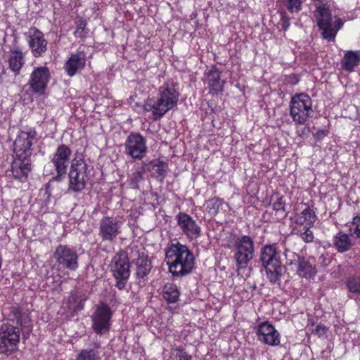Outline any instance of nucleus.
<instances>
[{
  "label": "nucleus",
  "mask_w": 360,
  "mask_h": 360,
  "mask_svg": "<svg viewBox=\"0 0 360 360\" xmlns=\"http://www.w3.org/2000/svg\"><path fill=\"white\" fill-rule=\"evenodd\" d=\"M165 261L174 276H184L191 272L195 259L186 245L179 243L172 244L165 251Z\"/></svg>",
  "instance_id": "nucleus-1"
},
{
  "label": "nucleus",
  "mask_w": 360,
  "mask_h": 360,
  "mask_svg": "<svg viewBox=\"0 0 360 360\" xmlns=\"http://www.w3.org/2000/svg\"><path fill=\"white\" fill-rule=\"evenodd\" d=\"M179 98V93L172 84H164L160 86L156 98L146 101L143 111L151 112L153 119L157 120L176 106Z\"/></svg>",
  "instance_id": "nucleus-2"
},
{
  "label": "nucleus",
  "mask_w": 360,
  "mask_h": 360,
  "mask_svg": "<svg viewBox=\"0 0 360 360\" xmlns=\"http://www.w3.org/2000/svg\"><path fill=\"white\" fill-rule=\"evenodd\" d=\"M260 260L269 281L271 283H277L282 273L281 255L277 245H265L261 249Z\"/></svg>",
  "instance_id": "nucleus-3"
},
{
  "label": "nucleus",
  "mask_w": 360,
  "mask_h": 360,
  "mask_svg": "<svg viewBox=\"0 0 360 360\" xmlns=\"http://www.w3.org/2000/svg\"><path fill=\"white\" fill-rule=\"evenodd\" d=\"M314 18L319 30L322 31L323 38L334 41L338 31L343 26V20L338 16H332L329 6L319 7L313 12Z\"/></svg>",
  "instance_id": "nucleus-4"
},
{
  "label": "nucleus",
  "mask_w": 360,
  "mask_h": 360,
  "mask_svg": "<svg viewBox=\"0 0 360 360\" xmlns=\"http://www.w3.org/2000/svg\"><path fill=\"white\" fill-rule=\"evenodd\" d=\"M129 250H120L112 257L110 265L112 276L116 280L115 286L119 290H123L130 275Z\"/></svg>",
  "instance_id": "nucleus-5"
},
{
  "label": "nucleus",
  "mask_w": 360,
  "mask_h": 360,
  "mask_svg": "<svg viewBox=\"0 0 360 360\" xmlns=\"http://www.w3.org/2000/svg\"><path fill=\"white\" fill-rule=\"evenodd\" d=\"M290 107V115L292 120L298 124H304L312 112L311 99L304 93L292 96Z\"/></svg>",
  "instance_id": "nucleus-6"
},
{
  "label": "nucleus",
  "mask_w": 360,
  "mask_h": 360,
  "mask_svg": "<svg viewBox=\"0 0 360 360\" xmlns=\"http://www.w3.org/2000/svg\"><path fill=\"white\" fill-rule=\"evenodd\" d=\"M233 257L238 269H245L253 259L254 240L249 236H242L235 240Z\"/></svg>",
  "instance_id": "nucleus-7"
},
{
  "label": "nucleus",
  "mask_w": 360,
  "mask_h": 360,
  "mask_svg": "<svg viewBox=\"0 0 360 360\" xmlns=\"http://www.w3.org/2000/svg\"><path fill=\"white\" fill-rule=\"evenodd\" d=\"M87 165L82 158H74L69 172V190L79 192L87 182Z\"/></svg>",
  "instance_id": "nucleus-8"
},
{
  "label": "nucleus",
  "mask_w": 360,
  "mask_h": 360,
  "mask_svg": "<svg viewBox=\"0 0 360 360\" xmlns=\"http://www.w3.org/2000/svg\"><path fill=\"white\" fill-rule=\"evenodd\" d=\"M112 311L105 303L99 304L91 315V328L97 335H103L109 332Z\"/></svg>",
  "instance_id": "nucleus-9"
},
{
  "label": "nucleus",
  "mask_w": 360,
  "mask_h": 360,
  "mask_svg": "<svg viewBox=\"0 0 360 360\" xmlns=\"http://www.w3.org/2000/svg\"><path fill=\"white\" fill-rule=\"evenodd\" d=\"M53 257L61 268L75 271L79 266L77 251L66 245H59L53 253Z\"/></svg>",
  "instance_id": "nucleus-10"
},
{
  "label": "nucleus",
  "mask_w": 360,
  "mask_h": 360,
  "mask_svg": "<svg viewBox=\"0 0 360 360\" xmlns=\"http://www.w3.org/2000/svg\"><path fill=\"white\" fill-rule=\"evenodd\" d=\"M71 155L72 150L66 145H60L56 148L51 159V162L53 165L57 173L56 176L53 177V179L57 181L62 180L66 174Z\"/></svg>",
  "instance_id": "nucleus-11"
},
{
  "label": "nucleus",
  "mask_w": 360,
  "mask_h": 360,
  "mask_svg": "<svg viewBox=\"0 0 360 360\" xmlns=\"http://www.w3.org/2000/svg\"><path fill=\"white\" fill-rule=\"evenodd\" d=\"M20 340L19 330L9 324H3L0 328V350L8 354L17 349Z\"/></svg>",
  "instance_id": "nucleus-12"
},
{
  "label": "nucleus",
  "mask_w": 360,
  "mask_h": 360,
  "mask_svg": "<svg viewBox=\"0 0 360 360\" xmlns=\"http://www.w3.org/2000/svg\"><path fill=\"white\" fill-rule=\"evenodd\" d=\"M124 153L134 160H141L147 152L146 140L140 134H130L124 143Z\"/></svg>",
  "instance_id": "nucleus-13"
},
{
  "label": "nucleus",
  "mask_w": 360,
  "mask_h": 360,
  "mask_svg": "<svg viewBox=\"0 0 360 360\" xmlns=\"http://www.w3.org/2000/svg\"><path fill=\"white\" fill-rule=\"evenodd\" d=\"M129 250V258L136 265L137 277L143 278L150 272L151 262L145 252L143 250H141L138 246H130Z\"/></svg>",
  "instance_id": "nucleus-14"
},
{
  "label": "nucleus",
  "mask_w": 360,
  "mask_h": 360,
  "mask_svg": "<svg viewBox=\"0 0 360 360\" xmlns=\"http://www.w3.org/2000/svg\"><path fill=\"white\" fill-rule=\"evenodd\" d=\"M176 217L177 224L188 239L195 240L201 236L200 226L189 214L179 212Z\"/></svg>",
  "instance_id": "nucleus-15"
},
{
  "label": "nucleus",
  "mask_w": 360,
  "mask_h": 360,
  "mask_svg": "<svg viewBox=\"0 0 360 360\" xmlns=\"http://www.w3.org/2000/svg\"><path fill=\"white\" fill-rule=\"evenodd\" d=\"M258 340L269 346H277L281 342V335L275 327L269 321L260 323L257 328Z\"/></svg>",
  "instance_id": "nucleus-16"
},
{
  "label": "nucleus",
  "mask_w": 360,
  "mask_h": 360,
  "mask_svg": "<svg viewBox=\"0 0 360 360\" xmlns=\"http://www.w3.org/2000/svg\"><path fill=\"white\" fill-rule=\"evenodd\" d=\"M122 222L110 217H103L100 221L99 232L103 240L112 241L121 233Z\"/></svg>",
  "instance_id": "nucleus-17"
},
{
  "label": "nucleus",
  "mask_w": 360,
  "mask_h": 360,
  "mask_svg": "<svg viewBox=\"0 0 360 360\" xmlns=\"http://www.w3.org/2000/svg\"><path fill=\"white\" fill-rule=\"evenodd\" d=\"M47 41L39 30L33 28L29 31L28 44L34 57L41 56L47 50Z\"/></svg>",
  "instance_id": "nucleus-18"
},
{
  "label": "nucleus",
  "mask_w": 360,
  "mask_h": 360,
  "mask_svg": "<svg viewBox=\"0 0 360 360\" xmlns=\"http://www.w3.org/2000/svg\"><path fill=\"white\" fill-rule=\"evenodd\" d=\"M85 65L86 53L83 51L77 50L68 58L64 64V70L69 77H72L83 70Z\"/></svg>",
  "instance_id": "nucleus-19"
},
{
  "label": "nucleus",
  "mask_w": 360,
  "mask_h": 360,
  "mask_svg": "<svg viewBox=\"0 0 360 360\" xmlns=\"http://www.w3.org/2000/svg\"><path fill=\"white\" fill-rule=\"evenodd\" d=\"M49 78V71L46 67L35 68L30 80V84L33 91L43 93L47 86Z\"/></svg>",
  "instance_id": "nucleus-20"
},
{
  "label": "nucleus",
  "mask_w": 360,
  "mask_h": 360,
  "mask_svg": "<svg viewBox=\"0 0 360 360\" xmlns=\"http://www.w3.org/2000/svg\"><path fill=\"white\" fill-rule=\"evenodd\" d=\"M205 83L207 84L210 93L212 95L223 91L224 82L221 80V72L214 67L205 74Z\"/></svg>",
  "instance_id": "nucleus-21"
},
{
  "label": "nucleus",
  "mask_w": 360,
  "mask_h": 360,
  "mask_svg": "<svg viewBox=\"0 0 360 360\" xmlns=\"http://www.w3.org/2000/svg\"><path fill=\"white\" fill-rule=\"evenodd\" d=\"M333 244L339 252H345L350 250L354 245L352 234H347L343 231L337 233L333 238Z\"/></svg>",
  "instance_id": "nucleus-22"
},
{
  "label": "nucleus",
  "mask_w": 360,
  "mask_h": 360,
  "mask_svg": "<svg viewBox=\"0 0 360 360\" xmlns=\"http://www.w3.org/2000/svg\"><path fill=\"white\" fill-rule=\"evenodd\" d=\"M359 63L360 54L359 51H347L345 52L340 62L341 70L347 72H354Z\"/></svg>",
  "instance_id": "nucleus-23"
},
{
  "label": "nucleus",
  "mask_w": 360,
  "mask_h": 360,
  "mask_svg": "<svg viewBox=\"0 0 360 360\" xmlns=\"http://www.w3.org/2000/svg\"><path fill=\"white\" fill-rule=\"evenodd\" d=\"M316 220L314 212L306 207L300 213L295 214L292 223L296 226H311Z\"/></svg>",
  "instance_id": "nucleus-24"
},
{
  "label": "nucleus",
  "mask_w": 360,
  "mask_h": 360,
  "mask_svg": "<svg viewBox=\"0 0 360 360\" xmlns=\"http://www.w3.org/2000/svg\"><path fill=\"white\" fill-rule=\"evenodd\" d=\"M100 348L99 343H94L93 348L82 349L75 360H99Z\"/></svg>",
  "instance_id": "nucleus-25"
},
{
  "label": "nucleus",
  "mask_w": 360,
  "mask_h": 360,
  "mask_svg": "<svg viewBox=\"0 0 360 360\" xmlns=\"http://www.w3.org/2000/svg\"><path fill=\"white\" fill-rule=\"evenodd\" d=\"M297 273L302 277H311L315 275L316 271L309 260L304 257H299L297 260Z\"/></svg>",
  "instance_id": "nucleus-26"
},
{
  "label": "nucleus",
  "mask_w": 360,
  "mask_h": 360,
  "mask_svg": "<svg viewBox=\"0 0 360 360\" xmlns=\"http://www.w3.org/2000/svg\"><path fill=\"white\" fill-rule=\"evenodd\" d=\"M38 138L36 131L32 128L24 130V154L27 150H32V146L37 143Z\"/></svg>",
  "instance_id": "nucleus-27"
},
{
  "label": "nucleus",
  "mask_w": 360,
  "mask_h": 360,
  "mask_svg": "<svg viewBox=\"0 0 360 360\" xmlns=\"http://www.w3.org/2000/svg\"><path fill=\"white\" fill-rule=\"evenodd\" d=\"M177 286L173 283H167L163 288V297L169 303L176 302L179 297Z\"/></svg>",
  "instance_id": "nucleus-28"
},
{
  "label": "nucleus",
  "mask_w": 360,
  "mask_h": 360,
  "mask_svg": "<svg viewBox=\"0 0 360 360\" xmlns=\"http://www.w3.org/2000/svg\"><path fill=\"white\" fill-rule=\"evenodd\" d=\"M346 285L350 293L360 295V273L349 276Z\"/></svg>",
  "instance_id": "nucleus-29"
},
{
  "label": "nucleus",
  "mask_w": 360,
  "mask_h": 360,
  "mask_svg": "<svg viewBox=\"0 0 360 360\" xmlns=\"http://www.w3.org/2000/svg\"><path fill=\"white\" fill-rule=\"evenodd\" d=\"M292 232L293 234L299 236L305 243H311L314 240V234L310 226H303L302 229L294 226Z\"/></svg>",
  "instance_id": "nucleus-30"
},
{
  "label": "nucleus",
  "mask_w": 360,
  "mask_h": 360,
  "mask_svg": "<svg viewBox=\"0 0 360 360\" xmlns=\"http://www.w3.org/2000/svg\"><path fill=\"white\" fill-rule=\"evenodd\" d=\"M22 55L21 52H13L9 58V67L16 74H19L21 70Z\"/></svg>",
  "instance_id": "nucleus-31"
},
{
  "label": "nucleus",
  "mask_w": 360,
  "mask_h": 360,
  "mask_svg": "<svg viewBox=\"0 0 360 360\" xmlns=\"http://www.w3.org/2000/svg\"><path fill=\"white\" fill-rule=\"evenodd\" d=\"M221 205L220 200L215 198L206 201L205 204V210L211 217L215 216L218 213Z\"/></svg>",
  "instance_id": "nucleus-32"
},
{
  "label": "nucleus",
  "mask_w": 360,
  "mask_h": 360,
  "mask_svg": "<svg viewBox=\"0 0 360 360\" xmlns=\"http://www.w3.org/2000/svg\"><path fill=\"white\" fill-rule=\"evenodd\" d=\"M282 5L291 13H298L302 9L301 0H280Z\"/></svg>",
  "instance_id": "nucleus-33"
},
{
  "label": "nucleus",
  "mask_w": 360,
  "mask_h": 360,
  "mask_svg": "<svg viewBox=\"0 0 360 360\" xmlns=\"http://www.w3.org/2000/svg\"><path fill=\"white\" fill-rule=\"evenodd\" d=\"M145 172L144 167L141 170L136 171L129 176V186L133 188H137L139 184L143 179V174Z\"/></svg>",
  "instance_id": "nucleus-34"
},
{
  "label": "nucleus",
  "mask_w": 360,
  "mask_h": 360,
  "mask_svg": "<svg viewBox=\"0 0 360 360\" xmlns=\"http://www.w3.org/2000/svg\"><path fill=\"white\" fill-rule=\"evenodd\" d=\"M18 160H15L12 164V174L13 176L20 180L22 176V161L20 160V154H16Z\"/></svg>",
  "instance_id": "nucleus-35"
},
{
  "label": "nucleus",
  "mask_w": 360,
  "mask_h": 360,
  "mask_svg": "<svg viewBox=\"0 0 360 360\" xmlns=\"http://www.w3.org/2000/svg\"><path fill=\"white\" fill-rule=\"evenodd\" d=\"M349 229L352 235L360 238V214L353 217L349 223Z\"/></svg>",
  "instance_id": "nucleus-36"
},
{
  "label": "nucleus",
  "mask_w": 360,
  "mask_h": 360,
  "mask_svg": "<svg viewBox=\"0 0 360 360\" xmlns=\"http://www.w3.org/2000/svg\"><path fill=\"white\" fill-rule=\"evenodd\" d=\"M175 360H192V356L188 354L184 349L178 347L174 351Z\"/></svg>",
  "instance_id": "nucleus-37"
},
{
  "label": "nucleus",
  "mask_w": 360,
  "mask_h": 360,
  "mask_svg": "<svg viewBox=\"0 0 360 360\" xmlns=\"http://www.w3.org/2000/svg\"><path fill=\"white\" fill-rule=\"evenodd\" d=\"M274 210L280 213L281 216H285V202L282 198H279L276 202L273 204Z\"/></svg>",
  "instance_id": "nucleus-38"
},
{
  "label": "nucleus",
  "mask_w": 360,
  "mask_h": 360,
  "mask_svg": "<svg viewBox=\"0 0 360 360\" xmlns=\"http://www.w3.org/2000/svg\"><path fill=\"white\" fill-rule=\"evenodd\" d=\"M281 24L284 31H286L290 25V18L287 15L286 13L285 12L281 13Z\"/></svg>",
  "instance_id": "nucleus-39"
},
{
  "label": "nucleus",
  "mask_w": 360,
  "mask_h": 360,
  "mask_svg": "<svg viewBox=\"0 0 360 360\" xmlns=\"http://www.w3.org/2000/svg\"><path fill=\"white\" fill-rule=\"evenodd\" d=\"M86 25L83 22H81L77 25L76 30L74 32V34L76 37L82 38L84 37V29Z\"/></svg>",
  "instance_id": "nucleus-40"
},
{
  "label": "nucleus",
  "mask_w": 360,
  "mask_h": 360,
  "mask_svg": "<svg viewBox=\"0 0 360 360\" xmlns=\"http://www.w3.org/2000/svg\"><path fill=\"white\" fill-rule=\"evenodd\" d=\"M313 2L315 6V10H318L319 7L321 8L328 6L326 0H313Z\"/></svg>",
  "instance_id": "nucleus-41"
},
{
  "label": "nucleus",
  "mask_w": 360,
  "mask_h": 360,
  "mask_svg": "<svg viewBox=\"0 0 360 360\" xmlns=\"http://www.w3.org/2000/svg\"><path fill=\"white\" fill-rule=\"evenodd\" d=\"M326 136V132L324 130H319L314 134V139L316 141L323 139Z\"/></svg>",
  "instance_id": "nucleus-42"
},
{
  "label": "nucleus",
  "mask_w": 360,
  "mask_h": 360,
  "mask_svg": "<svg viewBox=\"0 0 360 360\" xmlns=\"http://www.w3.org/2000/svg\"><path fill=\"white\" fill-rule=\"evenodd\" d=\"M25 158H24V160ZM32 170V165L30 162H24V176L27 172H30Z\"/></svg>",
  "instance_id": "nucleus-43"
},
{
  "label": "nucleus",
  "mask_w": 360,
  "mask_h": 360,
  "mask_svg": "<svg viewBox=\"0 0 360 360\" xmlns=\"http://www.w3.org/2000/svg\"><path fill=\"white\" fill-rule=\"evenodd\" d=\"M325 329H326V328L324 326H323L321 325H318L316 326V332H321H321L324 333Z\"/></svg>",
  "instance_id": "nucleus-44"
},
{
  "label": "nucleus",
  "mask_w": 360,
  "mask_h": 360,
  "mask_svg": "<svg viewBox=\"0 0 360 360\" xmlns=\"http://www.w3.org/2000/svg\"><path fill=\"white\" fill-rule=\"evenodd\" d=\"M18 140H15V141L14 142V150H17V148H18Z\"/></svg>",
  "instance_id": "nucleus-45"
},
{
  "label": "nucleus",
  "mask_w": 360,
  "mask_h": 360,
  "mask_svg": "<svg viewBox=\"0 0 360 360\" xmlns=\"http://www.w3.org/2000/svg\"><path fill=\"white\" fill-rule=\"evenodd\" d=\"M158 167H161V168H164L165 167V165L162 164V163H160L158 165Z\"/></svg>",
  "instance_id": "nucleus-46"
}]
</instances>
